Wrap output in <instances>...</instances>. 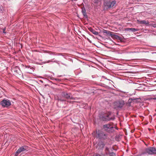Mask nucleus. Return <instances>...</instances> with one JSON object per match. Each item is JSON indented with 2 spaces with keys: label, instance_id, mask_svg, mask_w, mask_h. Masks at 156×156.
Wrapping results in <instances>:
<instances>
[{
  "label": "nucleus",
  "instance_id": "20e7f679",
  "mask_svg": "<svg viewBox=\"0 0 156 156\" xmlns=\"http://www.w3.org/2000/svg\"><path fill=\"white\" fill-rule=\"evenodd\" d=\"M0 104L3 107L8 108L11 105V101L8 99L4 98L1 101Z\"/></svg>",
  "mask_w": 156,
  "mask_h": 156
},
{
  "label": "nucleus",
  "instance_id": "4468645a",
  "mask_svg": "<svg viewBox=\"0 0 156 156\" xmlns=\"http://www.w3.org/2000/svg\"><path fill=\"white\" fill-rule=\"evenodd\" d=\"M89 30L93 33L95 35H98V33L96 31L94 30L92 28H90L89 29Z\"/></svg>",
  "mask_w": 156,
  "mask_h": 156
},
{
  "label": "nucleus",
  "instance_id": "2eb2a0df",
  "mask_svg": "<svg viewBox=\"0 0 156 156\" xmlns=\"http://www.w3.org/2000/svg\"><path fill=\"white\" fill-rule=\"evenodd\" d=\"M82 12L83 16L85 17H87V16L86 12V10L84 8H82Z\"/></svg>",
  "mask_w": 156,
  "mask_h": 156
},
{
  "label": "nucleus",
  "instance_id": "ddd939ff",
  "mask_svg": "<svg viewBox=\"0 0 156 156\" xmlns=\"http://www.w3.org/2000/svg\"><path fill=\"white\" fill-rule=\"evenodd\" d=\"M103 33L106 34L108 36H111L112 32L107 30H103Z\"/></svg>",
  "mask_w": 156,
  "mask_h": 156
},
{
  "label": "nucleus",
  "instance_id": "7ed1b4c3",
  "mask_svg": "<svg viewBox=\"0 0 156 156\" xmlns=\"http://www.w3.org/2000/svg\"><path fill=\"white\" fill-rule=\"evenodd\" d=\"M96 137L101 140H105L107 138L108 134L101 130H98L97 132Z\"/></svg>",
  "mask_w": 156,
  "mask_h": 156
},
{
  "label": "nucleus",
  "instance_id": "1a4fd4ad",
  "mask_svg": "<svg viewBox=\"0 0 156 156\" xmlns=\"http://www.w3.org/2000/svg\"><path fill=\"white\" fill-rule=\"evenodd\" d=\"M114 118L110 117L109 115H107L106 116H104L102 118V119L104 121H108L114 119Z\"/></svg>",
  "mask_w": 156,
  "mask_h": 156
},
{
  "label": "nucleus",
  "instance_id": "dca6fc26",
  "mask_svg": "<svg viewBox=\"0 0 156 156\" xmlns=\"http://www.w3.org/2000/svg\"><path fill=\"white\" fill-rule=\"evenodd\" d=\"M127 30H131L133 32H135L137 31L138 30L137 29L134 28H129Z\"/></svg>",
  "mask_w": 156,
  "mask_h": 156
},
{
  "label": "nucleus",
  "instance_id": "b1692460",
  "mask_svg": "<svg viewBox=\"0 0 156 156\" xmlns=\"http://www.w3.org/2000/svg\"><path fill=\"white\" fill-rule=\"evenodd\" d=\"M153 99H154V100H156V98H153Z\"/></svg>",
  "mask_w": 156,
  "mask_h": 156
},
{
  "label": "nucleus",
  "instance_id": "bb28decb",
  "mask_svg": "<svg viewBox=\"0 0 156 156\" xmlns=\"http://www.w3.org/2000/svg\"><path fill=\"white\" fill-rule=\"evenodd\" d=\"M61 54V53H58V55H60Z\"/></svg>",
  "mask_w": 156,
  "mask_h": 156
},
{
  "label": "nucleus",
  "instance_id": "f8f14e48",
  "mask_svg": "<svg viewBox=\"0 0 156 156\" xmlns=\"http://www.w3.org/2000/svg\"><path fill=\"white\" fill-rule=\"evenodd\" d=\"M137 21L138 23H140L144 24L146 25H148L149 24V23L148 21H146L145 20H138Z\"/></svg>",
  "mask_w": 156,
  "mask_h": 156
},
{
  "label": "nucleus",
  "instance_id": "423d86ee",
  "mask_svg": "<svg viewBox=\"0 0 156 156\" xmlns=\"http://www.w3.org/2000/svg\"><path fill=\"white\" fill-rule=\"evenodd\" d=\"M28 147L26 145H24L20 147L16 152L15 156H17L18 154L22 152L27 151L28 150Z\"/></svg>",
  "mask_w": 156,
  "mask_h": 156
},
{
  "label": "nucleus",
  "instance_id": "6e6552de",
  "mask_svg": "<svg viewBox=\"0 0 156 156\" xmlns=\"http://www.w3.org/2000/svg\"><path fill=\"white\" fill-rule=\"evenodd\" d=\"M115 108H121L123 105V102L122 101L118 102H115L114 103Z\"/></svg>",
  "mask_w": 156,
  "mask_h": 156
},
{
  "label": "nucleus",
  "instance_id": "a211bd4d",
  "mask_svg": "<svg viewBox=\"0 0 156 156\" xmlns=\"http://www.w3.org/2000/svg\"><path fill=\"white\" fill-rule=\"evenodd\" d=\"M110 156H116L115 154L113 152H111L108 153Z\"/></svg>",
  "mask_w": 156,
  "mask_h": 156
},
{
  "label": "nucleus",
  "instance_id": "39448f33",
  "mask_svg": "<svg viewBox=\"0 0 156 156\" xmlns=\"http://www.w3.org/2000/svg\"><path fill=\"white\" fill-rule=\"evenodd\" d=\"M116 3V2L115 0H105L104 5L108 8L109 9L113 7Z\"/></svg>",
  "mask_w": 156,
  "mask_h": 156
},
{
  "label": "nucleus",
  "instance_id": "4be33fe9",
  "mask_svg": "<svg viewBox=\"0 0 156 156\" xmlns=\"http://www.w3.org/2000/svg\"><path fill=\"white\" fill-rule=\"evenodd\" d=\"M52 62V60H49L47 62V63H49V62Z\"/></svg>",
  "mask_w": 156,
  "mask_h": 156
},
{
  "label": "nucleus",
  "instance_id": "412c9836",
  "mask_svg": "<svg viewBox=\"0 0 156 156\" xmlns=\"http://www.w3.org/2000/svg\"><path fill=\"white\" fill-rule=\"evenodd\" d=\"M136 99H137V98H134L130 99L131 100V101L136 100Z\"/></svg>",
  "mask_w": 156,
  "mask_h": 156
},
{
  "label": "nucleus",
  "instance_id": "f03ea898",
  "mask_svg": "<svg viewBox=\"0 0 156 156\" xmlns=\"http://www.w3.org/2000/svg\"><path fill=\"white\" fill-rule=\"evenodd\" d=\"M156 154V148L154 147H149L144 149L140 154V156L145 154Z\"/></svg>",
  "mask_w": 156,
  "mask_h": 156
},
{
  "label": "nucleus",
  "instance_id": "f3484780",
  "mask_svg": "<svg viewBox=\"0 0 156 156\" xmlns=\"http://www.w3.org/2000/svg\"><path fill=\"white\" fill-rule=\"evenodd\" d=\"M48 54H50V55H56V54H55V52L50 51H48Z\"/></svg>",
  "mask_w": 156,
  "mask_h": 156
},
{
  "label": "nucleus",
  "instance_id": "aec40b11",
  "mask_svg": "<svg viewBox=\"0 0 156 156\" xmlns=\"http://www.w3.org/2000/svg\"><path fill=\"white\" fill-rule=\"evenodd\" d=\"M93 156H102L101 154L98 153L95 154Z\"/></svg>",
  "mask_w": 156,
  "mask_h": 156
},
{
  "label": "nucleus",
  "instance_id": "0eeeda50",
  "mask_svg": "<svg viewBox=\"0 0 156 156\" xmlns=\"http://www.w3.org/2000/svg\"><path fill=\"white\" fill-rule=\"evenodd\" d=\"M103 128L105 130L107 131V132H112L113 129V127L109 124L103 125Z\"/></svg>",
  "mask_w": 156,
  "mask_h": 156
},
{
  "label": "nucleus",
  "instance_id": "393cba45",
  "mask_svg": "<svg viewBox=\"0 0 156 156\" xmlns=\"http://www.w3.org/2000/svg\"><path fill=\"white\" fill-rule=\"evenodd\" d=\"M54 79V78H51V79L52 80H53Z\"/></svg>",
  "mask_w": 156,
  "mask_h": 156
},
{
  "label": "nucleus",
  "instance_id": "f257e3e1",
  "mask_svg": "<svg viewBox=\"0 0 156 156\" xmlns=\"http://www.w3.org/2000/svg\"><path fill=\"white\" fill-rule=\"evenodd\" d=\"M66 99L75 100L74 98L73 97L72 94L67 91H63L61 93L60 97L58 98V100L64 101H66Z\"/></svg>",
  "mask_w": 156,
  "mask_h": 156
},
{
  "label": "nucleus",
  "instance_id": "6ab92c4d",
  "mask_svg": "<svg viewBox=\"0 0 156 156\" xmlns=\"http://www.w3.org/2000/svg\"><path fill=\"white\" fill-rule=\"evenodd\" d=\"M105 151L106 153H109V148L108 147H106V148L105 149Z\"/></svg>",
  "mask_w": 156,
  "mask_h": 156
},
{
  "label": "nucleus",
  "instance_id": "9b49d317",
  "mask_svg": "<svg viewBox=\"0 0 156 156\" xmlns=\"http://www.w3.org/2000/svg\"><path fill=\"white\" fill-rule=\"evenodd\" d=\"M111 37L113 38H115L119 40H121V38L118 35L114 34L113 33H112V35H111Z\"/></svg>",
  "mask_w": 156,
  "mask_h": 156
},
{
  "label": "nucleus",
  "instance_id": "5701e85b",
  "mask_svg": "<svg viewBox=\"0 0 156 156\" xmlns=\"http://www.w3.org/2000/svg\"><path fill=\"white\" fill-rule=\"evenodd\" d=\"M30 66H26V68H29L30 67Z\"/></svg>",
  "mask_w": 156,
  "mask_h": 156
},
{
  "label": "nucleus",
  "instance_id": "a878e982",
  "mask_svg": "<svg viewBox=\"0 0 156 156\" xmlns=\"http://www.w3.org/2000/svg\"><path fill=\"white\" fill-rule=\"evenodd\" d=\"M30 68V69H33V67L32 68Z\"/></svg>",
  "mask_w": 156,
  "mask_h": 156
},
{
  "label": "nucleus",
  "instance_id": "9d476101",
  "mask_svg": "<svg viewBox=\"0 0 156 156\" xmlns=\"http://www.w3.org/2000/svg\"><path fill=\"white\" fill-rule=\"evenodd\" d=\"M98 148L101 150H102L104 147L105 144L102 142H99L98 144Z\"/></svg>",
  "mask_w": 156,
  "mask_h": 156
}]
</instances>
